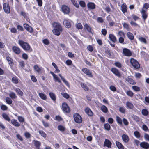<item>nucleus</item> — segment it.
I'll return each mask as SVG.
<instances>
[{
	"label": "nucleus",
	"mask_w": 149,
	"mask_h": 149,
	"mask_svg": "<svg viewBox=\"0 0 149 149\" xmlns=\"http://www.w3.org/2000/svg\"><path fill=\"white\" fill-rule=\"evenodd\" d=\"M18 44L25 50L28 51L30 50L31 47L28 43L24 42L22 40H19Z\"/></svg>",
	"instance_id": "1"
},
{
	"label": "nucleus",
	"mask_w": 149,
	"mask_h": 149,
	"mask_svg": "<svg viewBox=\"0 0 149 149\" xmlns=\"http://www.w3.org/2000/svg\"><path fill=\"white\" fill-rule=\"evenodd\" d=\"M130 63L132 65L134 68L138 69L140 68V65L138 62L133 58H131L130 59Z\"/></svg>",
	"instance_id": "2"
},
{
	"label": "nucleus",
	"mask_w": 149,
	"mask_h": 149,
	"mask_svg": "<svg viewBox=\"0 0 149 149\" xmlns=\"http://www.w3.org/2000/svg\"><path fill=\"white\" fill-rule=\"evenodd\" d=\"M74 118L75 121L77 123H79L82 122V118L79 114H75L74 115Z\"/></svg>",
	"instance_id": "3"
},
{
	"label": "nucleus",
	"mask_w": 149,
	"mask_h": 149,
	"mask_svg": "<svg viewBox=\"0 0 149 149\" xmlns=\"http://www.w3.org/2000/svg\"><path fill=\"white\" fill-rule=\"evenodd\" d=\"M123 53L124 56L128 57L131 56L132 54L131 51L127 48L123 49Z\"/></svg>",
	"instance_id": "4"
},
{
	"label": "nucleus",
	"mask_w": 149,
	"mask_h": 149,
	"mask_svg": "<svg viewBox=\"0 0 149 149\" xmlns=\"http://www.w3.org/2000/svg\"><path fill=\"white\" fill-rule=\"evenodd\" d=\"M3 7L4 10L6 13L9 14L10 13V8L8 3H4L3 5Z\"/></svg>",
	"instance_id": "5"
},
{
	"label": "nucleus",
	"mask_w": 149,
	"mask_h": 149,
	"mask_svg": "<svg viewBox=\"0 0 149 149\" xmlns=\"http://www.w3.org/2000/svg\"><path fill=\"white\" fill-rule=\"evenodd\" d=\"M111 71L116 76L119 78H121V75L118 70L115 68H112L111 70Z\"/></svg>",
	"instance_id": "6"
},
{
	"label": "nucleus",
	"mask_w": 149,
	"mask_h": 149,
	"mask_svg": "<svg viewBox=\"0 0 149 149\" xmlns=\"http://www.w3.org/2000/svg\"><path fill=\"white\" fill-rule=\"evenodd\" d=\"M82 71L85 74L87 75L89 77H93L92 72L90 70L86 68H83Z\"/></svg>",
	"instance_id": "7"
},
{
	"label": "nucleus",
	"mask_w": 149,
	"mask_h": 149,
	"mask_svg": "<svg viewBox=\"0 0 149 149\" xmlns=\"http://www.w3.org/2000/svg\"><path fill=\"white\" fill-rule=\"evenodd\" d=\"M147 11V10H145L143 8H142V10L141 12L142 14V18L144 21H145L148 17V14Z\"/></svg>",
	"instance_id": "8"
},
{
	"label": "nucleus",
	"mask_w": 149,
	"mask_h": 149,
	"mask_svg": "<svg viewBox=\"0 0 149 149\" xmlns=\"http://www.w3.org/2000/svg\"><path fill=\"white\" fill-rule=\"evenodd\" d=\"M62 107L64 112L68 113L70 111L69 108L66 104L63 103L62 104Z\"/></svg>",
	"instance_id": "9"
},
{
	"label": "nucleus",
	"mask_w": 149,
	"mask_h": 149,
	"mask_svg": "<svg viewBox=\"0 0 149 149\" xmlns=\"http://www.w3.org/2000/svg\"><path fill=\"white\" fill-rule=\"evenodd\" d=\"M24 27L25 29L29 32L31 33L33 32V28L27 24H24Z\"/></svg>",
	"instance_id": "10"
},
{
	"label": "nucleus",
	"mask_w": 149,
	"mask_h": 149,
	"mask_svg": "<svg viewBox=\"0 0 149 149\" xmlns=\"http://www.w3.org/2000/svg\"><path fill=\"white\" fill-rule=\"evenodd\" d=\"M61 9L62 12L65 14H68L70 12L69 8L66 5H63L62 6Z\"/></svg>",
	"instance_id": "11"
},
{
	"label": "nucleus",
	"mask_w": 149,
	"mask_h": 149,
	"mask_svg": "<svg viewBox=\"0 0 149 149\" xmlns=\"http://www.w3.org/2000/svg\"><path fill=\"white\" fill-rule=\"evenodd\" d=\"M53 26L54 29L60 30H62V29L60 24L57 22H54L53 24Z\"/></svg>",
	"instance_id": "12"
},
{
	"label": "nucleus",
	"mask_w": 149,
	"mask_h": 149,
	"mask_svg": "<svg viewBox=\"0 0 149 149\" xmlns=\"http://www.w3.org/2000/svg\"><path fill=\"white\" fill-rule=\"evenodd\" d=\"M140 146L145 149H148L149 148V144L147 142H143L140 143Z\"/></svg>",
	"instance_id": "13"
},
{
	"label": "nucleus",
	"mask_w": 149,
	"mask_h": 149,
	"mask_svg": "<svg viewBox=\"0 0 149 149\" xmlns=\"http://www.w3.org/2000/svg\"><path fill=\"white\" fill-rule=\"evenodd\" d=\"M12 50L14 52L17 54H19L21 52L20 49L16 46H13L12 47Z\"/></svg>",
	"instance_id": "14"
},
{
	"label": "nucleus",
	"mask_w": 149,
	"mask_h": 149,
	"mask_svg": "<svg viewBox=\"0 0 149 149\" xmlns=\"http://www.w3.org/2000/svg\"><path fill=\"white\" fill-rule=\"evenodd\" d=\"M112 144L111 142L108 139H105L104 142V146L108 148H111Z\"/></svg>",
	"instance_id": "15"
},
{
	"label": "nucleus",
	"mask_w": 149,
	"mask_h": 149,
	"mask_svg": "<svg viewBox=\"0 0 149 149\" xmlns=\"http://www.w3.org/2000/svg\"><path fill=\"white\" fill-rule=\"evenodd\" d=\"M84 29L85 30H87L89 33H92V29L91 27L87 24L84 25Z\"/></svg>",
	"instance_id": "16"
},
{
	"label": "nucleus",
	"mask_w": 149,
	"mask_h": 149,
	"mask_svg": "<svg viewBox=\"0 0 149 149\" xmlns=\"http://www.w3.org/2000/svg\"><path fill=\"white\" fill-rule=\"evenodd\" d=\"M63 23L65 26L67 28H70L71 26L70 22L68 20H64Z\"/></svg>",
	"instance_id": "17"
},
{
	"label": "nucleus",
	"mask_w": 149,
	"mask_h": 149,
	"mask_svg": "<svg viewBox=\"0 0 149 149\" xmlns=\"http://www.w3.org/2000/svg\"><path fill=\"white\" fill-rule=\"evenodd\" d=\"M88 8L90 9H94L95 8V4L92 2H89L87 5Z\"/></svg>",
	"instance_id": "18"
},
{
	"label": "nucleus",
	"mask_w": 149,
	"mask_h": 149,
	"mask_svg": "<svg viewBox=\"0 0 149 149\" xmlns=\"http://www.w3.org/2000/svg\"><path fill=\"white\" fill-rule=\"evenodd\" d=\"M85 111L86 113L89 116H91L93 115V113L91 110L88 107L86 108Z\"/></svg>",
	"instance_id": "19"
},
{
	"label": "nucleus",
	"mask_w": 149,
	"mask_h": 149,
	"mask_svg": "<svg viewBox=\"0 0 149 149\" xmlns=\"http://www.w3.org/2000/svg\"><path fill=\"white\" fill-rule=\"evenodd\" d=\"M109 38L113 43H115L117 41L116 37L113 34H111L109 35Z\"/></svg>",
	"instance_id": "20"
},
{
	"label": "nucleus",
	"mask_w": 149,
	"mask_h": 149,
	"mask_svg": "<svg viewBox=\"0 0 149 149\" xmlns=\"http://www.w3.org/2000/svg\"><path fill=\"white\" fill-rule=\"evenodd\" d=\"M123 140L125 143H127L128 142L129 140V138L128 136L126 134H123L122 136Z\"/></svg>",
	"instance_id": "21"
},
{
	"label": "nucleus",
	"mask_w": 149,
	"mask_h": 149,
	"mask_svg": "<svg viewBox=\"0 0 149 149\" xmlns=\"http://www.w3.org/2000/svg\"><path fill=\"white\" fill-rule=\"evenodd\" d=\"M34 69L38 73H39L42 70L43 68L42 67H39L37 65H35L34 67Z\"/></svg>",
	"instance_id": "22"
},
{
	"label": "nucleus",
	"mask_w": 149,
	"mask_h": 149,
	"mask_svg": "<svg viewBox=\"0 0 149 149\" xmlns=\"http://www.w3.org/2000/svg\"><path fill=\"white\" fill-rule=\"evenodd\" d=\"M11 123L14 125L16 127H19L20 125V124L16 120L13 119L11 120Z\"/></svg>",
	"instance_id": "23"
},
{
	"label": "nucleus",
	"mask_w": 149,
	"mask_h": 149,
	"mask_svg": "<svg viewBox=\"0 0 149 149\" xmlns=\"http://www.w3.org/2000/svg\"><path fill=\"white\" fill-rule=\"evenodd\" d=\"M62 30L57 29H54L52 31L54 34L57 36H59L61 32L62 31Z\"/></svg>",
	"instance_id": "24"
},
{
	"label": "nucleus",
	"mask_w": 149,
	"mask_h": 149,
	"mask_svg": "<svg viewBox=\"0 0 149 149\" xmlns=\"http://www.w3.org/2000/svg\"><path fill=\"white\" fill-rule=\"evenodd\" d=\"M121 10L123 13H125L127 12V6L124 3L122 5Z\"/></svg>",
	"instance_id": "25"
},
{
	"label": "nucleus",
	"mask_w": 149,
	"mask_h": 149,
	"mask_svg": "<svg viewBox=\"0 0 149 149\" xmlns=\"http://www.w3.org/2000/svg\"><path fill=\"white\" fill-rule=\"evenodd\" d=\"M116 144L118 149H124V146L119 142L116 141Z\"/></svg>",
	"instance_id": "26"
},
{
	"label": "nucleus",
	"mask_w": 149,
	"mask_h": 149,
	"mask_svg": "<svg viewBox=\"0 0 149 149\" xmlns=\"http://www.w3.org/2000/svg\"><path fill=\"white\" fill-rule=\"evenodd\" d=\"M126 80L131 84H135V82L134 80L130 77H128L126 79Z\"/></svg>",
	"instance_id": "27"
},
{
	"label": "nucleus",
	"mask_w": 149,
	"mask_h": 149,
	"mask_svg": "<svg viewBox=\"0 0 149 149\" xmlns=\"http://www.w3.org/2000/svg\"><path fill=\"white\" fill-rule=\"evenodd\" d=\"M50 98L53 101H55L56 99V96L53 93L50 92L49 94Z\"/></svg>",
	"instance_id": "28"
},
{
	"label": "nucleus",
	"mask_w": 149,
	"mask_h": 149,
	"mask_svg": "<svg viewBox=\"0 0 149 149\" xmlns=\"http://www.w3.org/2000/svg\"><path fill=\"white\" fill-rule=\"evenodd\" d=\"M6 59L10 65L11 66H12L13 65V62L12 59L9 57H7Z\"/></svg>",
	"instance_id": "29"
},
{
	"label": "nucleus",
	"mask_w": 149,
	"mask_h": 149,
	"mask_svg": "<svg viewBox=\"0 0 149 149\" xmlns=\"http://www.w3.org/2000/svg\"><path fill=\"white\" fill-rule=\"evenodd\" d=\"M2 116L5 119L8 121H10V119L9 118V116L6 113H3L2 114Z\"/></svg>",
	"instance_id": "30"
},
{
	"label": "nucleus",
	"mask_w": 149,
	"mask_h": 149,
	"mask_svg": "<svg viewBox=\"0 0 149 149\" xmlns=\"http://www.w3.org/2000/svg\"><path fill=\"white\" fill-rule=\"evenodd\" d=\"M101 110L104 113H107L108 112V109L105 105H103L100 107Z\"/></svg>",
	"instance_id": "31"
},
{
	"label": "nucleus",
	"mask_w": 149,
	"mask_h": 149,
	"mask_svg": "<svg viewBox=\"0 0 149 149\" xmlns=\"http://www.w3.org/2000/svg\"><path fill=\"white\" fill-rule=\"evenodd\" d=\"M39 95L40 98L43 100H45L47 99V96L46 95L42 93H39Z\"/></svg>",
	"instance_id": "32"
},
{
	"label": "nucleus",
	"mask_w": 149,
	"mask_h": 149,
	"mask_svg": "<svg viewBox=\"0 0 149 149\" xmlns=\"http://www.w3.org/2000/svg\"><path fill=\"white\" fill-rule=\"evenodd\" d=\"M34 144L37 149H39L41 143L37 141H34Z\"/></svg>",
	"instance_id": "33"
},
{
	"label": "nucleus",
	"mask_w": 149,
	"mask_h": 149,
	"mask_svg": "<svg viewBox=\"0 0 149 149\" xmlns=\"http://www.w3.org/2000/svg\"><path fill=\"white\" fill-rule=\"evenodd\" d=\"M127 107L130 109H132L134 107L133 104L129 102H127L126 103Z\"/></svg>",
	"instance_id": "34"
},
{
	"label": "nucleus",
	"mask_w": 149,
	"mask_h": 149,
	"mask_svg": "<svg viewBox=\"0 0 149 149\" xmlns=\"http://www.w3.org/2000/svg\"><path fill=\"white\" fill-rule=\"evenodd\" d=\"M15 90L19 95L22 96L23 95V93L19 89L15 88Z\"/></svg>",
	"instance_id": "35"
},
{
	"label": "nucleus",
	"mask_w": 149,
	"mask_h": 149,
	"mask_svg": "<svg viewBox=\"0 0 149 149\" xmlns=\"http://www.w3.org/2000/svg\"><path fill=\"white\" fill-rule=\"evenodd\" d=\"M127 36L128 38L130 40H133L134 38L133 34L130 32L127 33Z\"/></svg>",
	"instance_id": "36"
},
{
	"label": "nucleus",
	"mask_w": 149,
	"mask_h": 149,
	"mask_svg": "<svg viewBox=\"0 0 149 149\" xmlns=\"http://www.w3.org/2000/svg\"><path fill=\"white\" fill-rule=\"evenodd\" d=\"M19 79L17 77H14L12 78V81L15 84L18 83L19 81Z\"/></svg>",
	"instance_id": "37"
},
{
	"label": "nucleus",
	"mask_w": 149,
	"mask_h": 149,
	"mask_svg": "<svg viewBox=\"0 0 149 149\" xmlns=\"http://www.w3.org/2000/svg\"><path fill=\"white\" fill-rule=\"evenodd\" d=\"M104 126L105 129L107 131H109L110 130L111 127L109 124H105Z\"/></svg>",
	"instance_id": "38"
},
{
	"label": "nucleus",
	"mask_w": 149,
	"mask_h": 149,
	"mask_svg": "<svg viewBox=\"0 0 149 149\" xmlns=\"http://www.w3.org/2000/svg\"><path fill=\"white\" fill-rule=\"evenodd\" d=\"M116 120L117 123L120 125L122 124V120L118 116H117L116 118Z\"/></svg>",
	"instance_id": "39"
},
{
	"label": "nucleus",
	"mask_w": 149,
	"mask_h": 149,
	"mask_svg": "<svg viewBox=\"0 0 149 149\" xmlns=\"http://www.w3.org/2000/svg\"><path fill=\"white\" fill-rule=\"evenodd\" d=\"M10 97L12 99L15 98L17 97V96L15 93L13 92H11L9 94Z\"/></svg>",
	"instance_id": "40"
},
{
	"label": "nucleus",
	"mask_w": 149,
	"mask_h": 149,
	"mask_svg": "<svg viewBox=\"0 0 149 149\" xmlns=\"http://www.w3.org/2000/svg\"><path fill=\"white\" fill-rule=\"evenodd\" d=\"M126 93L127 95L130 97H132L133 96L134 93L131 91H128L126 92Z\"/></svg>",
	"instance_id": "41"
},
{
	"label": "nucleus",
	"mask_w": 149,
	"mask_h": 149,
	"mask_svg": "<svg viewBox=\"0 0 149 149\" xmlns=\"http://www.w3.org/2000/svg\"><path fill=\"white\" fill-rule=\"evenodd\" d=\"M81 85L82 88L84 90L88 91V88L84 83H81Z\"/></svg>",
	"instance_id": "42"
},
{
	"label": "nucleus",
	"mask_w": 149,
	"mask_h": 149,
	"mask_svg": "<svg viewBox=\"0 0 149 149\" xmlns=\"http://www.w3.org/2000/svg\"><path fill=\"white\" fill-rule=\"evenodd\" d=\"M6 103L9 104H10L12 103V100L9 97H6Z\"/></svg>",
	"instance_id": "43"
},
{
	"label": "nucleus",
	"mask_w": 149,
	"mask_h": 149,
	"mask_svg": "<svg viewBox=\"0 0 149 149\" xmlns=\"http://www.w3.org/2000/svg\"><path fill=\"white\" fill-rule=\"evenodd\" d=\"M141 113L143 115L146 116L148 115V112L146 109H143L142 110Z\"/></svg>",
	"instance_id": "44"
},
{
	"label": "nucleus",
	"mask_w": 149,
	"mask_h": 149,
	"mask_svg": "<svg viewBox=\"0 0 149 149\" xmlns=\"http://www.w3.org/2000/svg\"><path fill=\"white\" fill-rule=\"evenodd\" d=\"M71 1L72 4L76 7L78 8L79 7L78 4L75 0H71Z\"/></svg>",
	"instance_id": "45"
},
{
	"label": "nucleus",
	"mask_w": 149,
	"mask_h": 149,
	"mask_svg": "<svg viewBox=\"0 0 149 149\" xmlns=\"http://www.w3.org/2000/svg\"><path fill=\"white\" fill-rule=\"evenodd\" d=\"M54 79H55V81H58L59 83H61V81L59 78L57 77L56 74L54 75L53 76Z\"/></svg>",
	"instance_id": "46"
},
{
	"label": "nucleus",
	"mask_w": 149,
	"mask_h": 149,
	"mask_svg": "<svg viewBox=\"0 0 149 149\" xmlns=\"http://www.w3.org/2000/svg\"><path fill=\"white\" fill-rule=\"evenodd\" d=\"M58 129L59 130L62 132H64L65 130L64 127L61 125L58 126Z\"/></svg>",
	"instance_id": "47"
},
{
	"label": "nucleus",
	"mask_w": 149,
	"mask_h": 149,
	"mask_svg": "<svg viewBox=\"0 0 149 149\" xmlns=\"http://www.w3.org/2000/svg\"><path fill=\"white\" fill-rule=\"evenodd\" d=\"M132 89L138 92L139 91H140V88L137 86H132Z\"/></svg>",
	"instance_id": "48"
},
{
	"label": "nucleus",
	"mask_w": 149,
	"mask_h": 149,
	"mask_svg": "<svg viewBox=\"0 0 149 149\" xmlns=\"http://www.w3.org/2000/svg\"><path fill=\"white\" fill-rule=\"evenodd\" d=\"M135 136L137 138H139L140 137V134L138 131H135L134 132Z\"/></svg>",
	"instance_id": "49"
},
{
	"label": "nucleus",
	"mask_w": 149,
	"mask_h": 149,
	"mask_svg": "<svg viewBox=\"0 0 149 149\" xmlns=\"http://www.w3.org/2000/svg\"><path fill=\"white\" fill-rule=\"evenodd\" d=\"M139 39L141 42H143L145 44L146 43V39L144 38L140 37L139 38Z\"/></svg>",
	"instance_id": "50"
},
{
	"label": "nucleus",
	"mask_w": 149,
	"mask_h": 149,
	"mask_svg": "<svg viewBox=\"0 0 149 149\" xmlns=\"http://www.w3.org/2000/svg\"><path fill=\"white\" fill-rule=\"evenodd\" d=\"M39 133L44 138H45L46 136V134L42 130H40L39 131Z\"/></svg>",
	"instance_id": "51"
},
{
	"label": "nucleus",
	"mask_w": 149,
	"mask_h": 149,
	"mask_svg": "<svg viewBox=\"0 0 149 149\" xmlns=\"http://www.w3.org/2000/svg\"><path fill=\"white\" fill-rule=\"evenodd\" d=\"M18 120L20 122L22 123L24 122V118L22 116H19L18 117Z\"/></svg>",
	"instance_id": "52"
},
{
	"label": "nucleus",
	"mask_w": 149,
	"mask_h": 149,
	"mask_svg": "<svg viewBox=\"0 0 149 149\" xmlns=\"http://www.w3.org/2000/svg\"><path fill=\"white\" fill-rule=\"evenodd\" d=\"M132 26H134V27H139V26L135 22H134L132 21H131L130 22Z\"/></svg>",
	"instance_id": "53"
},
{
	"label": "nucleus",
	"mask_w": 149,
	"mask_h": 149,
	"mask_svg": "<svg viewBox=\"0 0 149 149\" xmlns=\"http://www.w3.org/2000/svg\"><path fill=\"white\" fill-rule=\"evenodd\" d=\"M61 94L63 97L66 99H68L69 97V95L66 93H61Z\"/></svg>",
	"instance_id": "54"
},
{
	"label": "nucleus",
	"mask_w": 149,
	"mask_h": 149,
	"mask_svg": "<svg viewBox=\"0 0 149 149\" xmlns=\"http://www.w3.org/2000/svg\"><path fill=\"white\" fill-rule=\"evenodd\" d=\"M131 16L132 18L135 20L136 21L137 20L139 19V17L137 16L136 15L134 14H132L131 15Z\"/></svg>",
	"instance_id": "55"
},
{
	"label": "nucleus",
	"mask_w": 149,
	"mask_h": 149,
	"mask_svg": "<svg viewBox=\"0 0 149 149\" xmlns=\"http://www.w3.org/2000/svg\"><path fill=\"white\" fill-rule=\"evenodd\" d=\"M102 33L104 36L106 35L107 33V31L105 29H102L101 31Z\"/></svg>",
	"instance_id": "56"
},
{
	"label": "nucleus",
	"mask_w": 149,
	"mask_h": 149,
	"mask_svg": "<svg viewBox=\"0 0 149 149\" xmlns=\"http://www.w3.org/2000/svg\"><path fill=\"white\" fill-rule=\"evenodd\" d=\"M80 6L82 7H84L86 6L85 2L83 1H81L79 3Z\"/></svg>",
	"instance_id": "57"
},
{
	"label": "nucleus",
	"mask_w": 149,
	"mask_h": 149,
	"mask_svg": "<svg viewBox=\"0 0 149 149\" xmlns=\"http://www.w3.org/2000/svg\"><path fill=\"white\" fill-rule=\"evenodd\" d=\"M118 34L121 37L125 38V36L123 32L121 31H119Z\"/></svg>",
	"instance_id": "58"
},
{
	"label": "nucleus",
	"mask_w": 149,
	"mask_h": 149,
	"mask_svg": "<svg viewBox=\"0 0 149 149\" xmlns=\"http://www.w3.org/2000/svg\"><path fill=\"white\" fill-rule=\"evenodd\" d=\"M1 108L3 110H6L8 109V107L5 105H2L1 106Z\"/></svg>",
	"instance_id": "59"
},
{
	"label": "nucleus",
	"mask_w": 149,
	"mask_h": 149,
	"mask_svg": "<svg viewBox=\"0 0 149 149\" xmlns=\"http://www.w3.org/2000/svg\"><path fill=\"white\" fill-rule=\"evenodd\" d=\"M115 65L117 67L120 68L122 67V64L119 62H116L115 63Z\"/></svg>",
	"instance_id": "60"
},
{
	"label": "nucleus",
	"mask_w": 149,
	"mask_h": 149,
	"mask_svg": "<svg viewBox=\"0 0 149 149\" xmlns=\"http://www.w3.org/2000/svg\"><path fill=\"white\" fill-rule=\"evenodd\" d=\"M123 26L124 28H125L127 30H129V28L128 25L126 23H124L123 24Z\"/></svg>",
	"instance_id": "61"
},
{
	"label": "nucleus",
	"mask_w": 149,
	"mask_h": 149,
	"mask_svg": "<svg viewBox=\"0 0 149 149\" xmlns=\"http://www.w3.org/2000/svg\"><path fill=\"white\" fill-rule=\"evenodd\" d=\"M76 26L77 28L78 29H81L83 28L81 24L80 23H78L77 24Z\"/></svg>",
	"instance_id": "62"
},
{
	"label": "nucleus",
	"mask_w": 149,
	"mask_h": 149,
	"mask_svg": "<svg viewBox=\"0 0 149 149\" xmlns=\"http://www.w3.org/2000/svg\"><path fill=\"white\" fill-rule=\"evenodd\" d=\"M144 138L146 140L149 141V135L145 134L144 135Z\"/></svg>",
	"instance_id": "63"
},
{
	"label": "nucleus",
	"mask_w": 149,
	"mask_h": 149,
	"mask_svg": "<svg viewBox=\"0 0 149 149\" xmlns=\"http://www.w3.org/2000/svg\"><path fill=\"white\" fill-rule=\"evenodd\" d=\"M149 8V4L148 3H145L143 5V7L142 8H143L144 9V8L146 9H148Z\"/></svg>",
	"instance_id": "64"
}]
</instances>
